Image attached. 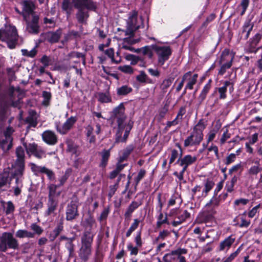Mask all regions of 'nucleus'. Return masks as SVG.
Segmentation results:
<instances>
[{"mask_svg": "<svg viewBox=\"0 0 262 262\" xmlns=\"http://www.w3.org/2000/svg\"><path fill=\"white\" fill-rule=\"evenodd\" d=\"M124 107L123 103H120L114 108L113 122H116L118 125V130L116 135V142H125L127 139L133 125L131 120L126 121L124 114Z\"/></svg>", "mask_w": 262, "mask_h": 262, "instance_id": "nucleus-1", "label": "nucleus"}, {"mask_svg": "<svg viewBox=\"0 0 262 262\" xmlns=\"http://www.w3.org/2000/svg\"><path fill=\"white\" fill-rule=\"evenodd\" d=\"M144 27L143 18L141 16H139L138 12L133 10L128 14V17L126 20V29L125 31L126 35H129L130 37L125 39L124 42L126 41L130 44H135L140 39H133L132 36L134 32L138 29Z\"/></svg>", "mask_w": 262, "mask_h": 262, "instance_id": "nucleus-2", "label": "nucleus"}, {"mask_svg": "<svg viewBox=\"0 0 262 262\" xmlns=\"http://www.w3.org/2000/svg\"><path fill=\"white\" fill-rule=\"evenodd\" d=\"M75 7L78 9L76 14L79 23H84L89 17L88 10L94 11L96 5L92 0H73Z\"/></svg>", "mask_w": 262, "mask_h": 262, "instance_id": "nucleus-3", "label": "nucleus"}, {"mask_svg": "<svg viewBox=\"0 0 262 262\" xmlns=\"http://www.w3.org/2000/svg\"><path fill=\"white\" fill-rule=\"evenodd\" d=\"M94 239L90 232H85L81 237V245L78 251L79 259L82 262H87L92 254V245Z\"/></svg>", "mask_w": 262, "mask_h": 262, "instance_id": "nucleus-4", "label": "nucleus"}, {"mask_svg": "<svg viewBox=\"0 0 262 262\" xmlns=\"http://www.w3.org/2000/svg\"><path fill=\"white\" fill-rule=\"evenodd\" d=\"M205 128L204 123L201 121L193 127L192 132L185 140L184 146L191 147L199 145L203 139V132Z\"/></svg>", "mask_w": 262, "mask_h": 262, "instance_id": "nucleus-5", "label": "nucleus"}, {"mask_svg": "<svg viewBox=\"0 0 262 262\" xmlns=\"http://www.w3.org/2000/svg\"><path fill=\"white\" fill-rule=\"evenodd\" d=\"M17 39V32L15 26L7 25L4 30H0V40L6 41L9 48H15Z\"/></svg>", "mask_w": 262, "mask_h": 262, "instance_id": "nucleus-6", "label": "nucleus"}, {"mask_svg": "<svg viewBox=\"0 0 262 262\" xmlns=\"http://www.w3.org/2000/svg\"><path fill=\"white\" fill-rule=\"evenodd\" d=\"M19 248L18 240L10 232H4L0 236V251L6 252L8 249L17 250Z\"/></svg>", "mask_w": 262, "mask_h": 262, "instance_id": "nucleus-7", "label": "nucleus"}, {"mask_svg": "<svg viewBox=\"0 0 262 262\" xmlns=\"http://www.w3.org/2000/svg\"><path fill=\"white\" fill-rule=\"evenodd\" d=\"M17 159L15 163V168H17L12 178L19 179L21 178L25 168V150L21 146L18 147L16 149Z\"/></svg>", "mask_w": 262, "mask_h": 262, "instance_id": "nucleus-8", "label": "nucleus"}, {"mask_svg": "<svg viewBox=\"0 0 262 262\" xmlns=\"http://www.w3.org/2000/svg\"><path fill=\"white\" fill-rule=\"evenodd\" d=\"M79 199L77 197L73 198L68 204L66 209V219L67 221L73 222L79 216Z\"/></svg>", "mask_w": 262, "mask_h": 262, "instance_id": "nucleus-9", "label": "nucleus"}, {"mask_svg": "<svg viewBox=\"0 0 262 262\" xmlns=\"http://www.w3.org/2000/svg\"><path fill=\"white\" fill-rule=\"evenodd\" d=\"M152 49L158 55V63L160 66L164 64L171 54V50L169 46H152Z\"/></svg>", "mask_w": 262, "mask_h": 262, "instance_id": "nucleus-10", "label": "nucleus"}, {"mask_svg": "<svg viewBox=\"0 0 262 262\" xmlns=\"http://www.w3.org/2000/svg\"><path fill=\"white\" fill-rule=\"evenodd\" d=\"M234 54L231 53L229 50H224L222 52L220 63H224L222 64L221 69L219 72V74L220 75H224L227 69L230 68L232 64L233 59L234 58Z\"/></svg>", "mask_w": 262, "mask_h": 262, "instance_id": "nucleus-11", "label": "nucleus"}, {"mask_svg": "<svg viewBox=\"0 0 262 262\" xmlns=\"http://www.w3.org/2000/svg\"><path fill=\"white\" fill-rule=\"evenodd\" d=\"M187 252V249L185 248H178L172 250L168 253L165 254L163 257V260L164 262H172V261L175 260L177 258L179 259V262L181 261L182 258L186 260L185 257L182 256V255L186 254Z\"/></svg>", "mask_w": 262, "mask_h": 262, "instance_id": "nucleus-12", "label": "nucleus"}, {"mask_svg": "<svg viewBox=\"0 0 262 262\" xmlns=\"http://www.w3.org/2000/svg\"><path fill=\"white\" fill-rule=\"evenodd\" d=\"M27 154L30 156H34L37 159H42L46 157V151L40 147H38L35 143L24 144Z\"/></svg>", "mask_w": 262, "mask_h": 262, "instance_id": "nucleus-13", "label": "nucleus"}, {"mask_svg": "<svg viewBox=\"0 0 262 262\" xmlns=\"http://www.w3.org/2000/svg\"><path fill=\"white\" fill-rule=\"evenodd\" d=\"M23 7L22 11L20 12L17 8L15 10L19 13H21L24 17V19L32 17L33 15H37L35 14L34 10L35 5L34 3L30 1H24L21 3Z\"/></svg>", "mask_w": 262, "mask_h": 262, "instance_id": "nucleus-14", "label": "nucleus"}, {"mask_svg": "<svg viewBox=\"0 0 262 262\" xmlns=\"http://www.w3.org/2000/svg\"><path fill=\"white\" fill-rule=\"evenodd\" d=\"M76 121V117L72 116L68 118L63 124L59 122H56L55 128L60 134H66L72 128Z\"/></svg>", "mask_w": 262, "mask_h": 262, "instance_id": "nucleus-15", "label": "nucleus"}, {"mask_svg": "<svg viewBox=\"0 0 262 262\" xmlns=\"http://www.w3.org/2000/svg\"><path fill=\"white\" fill-rule=\"evenodd\" d=\"M13 132L12 128L9 127L5 132L4 136L0 138V145L4 150H8L12 147Z\"/></svg>", "mask_w": 262, "mask_h": 262, "instance_id": "nucleus-16", "label": "nucleus"}, {"mask_svg": "<svg viewBox=\"0 0 262 262\" xmlns=\"http://www.w3.org/2000/svg\"><path fill=\"white\" fill-rule=\"evenodd\" d=\"M26 23V29L30 33L37 34L39 31L38 15H33L32 17L24 19Z\"/></svg>", "mask_w": 262, "mask_h": 262, "instance_id": "nucleus-17", "label": "nucleus"}, {"mask_svg": "<svg viewBox=\"0 0 262 262\" xmlns=\"http://www.w3.org/2000/svg\"><path fill=\"white\" fill-rule=\"evenodd\" d=\"M196 159L197 158L196 156L187 155L181 158H179L176 163L183 167L181 171V172L183 173L186 170L189 166L195 163Z\"/></svg>", "mask_w": 262, "mask_h": 262, "instance_id": "nucleus-18", "label": "nucleus"}, {"mask_svg": "<svg viewBox=\"0 0 262 262\" xmlns=\"http://www.w3.org/2000/svg\"><path fill=\"white\" fill-rule=\"evenodd\" d=\"M235 241V237L233 234H231L226 237L224 240L222 241L217 247L218 251H228L231 247L232 245Z\"/></svg>", "mask_w": 262, "mask_h": 262, "instance_id": "nucleus-19", "label": "nucleus"}, {"mask_svg": "<svg viewBox=\"0 0 262 262\" xmlns=\"http://www.w3.org/2000/svg\"><path fill=\"white\" fill-rule=\"evenodd\" d=\"M42 140L47 144L54 145L57 142V137L53 131L47 130L41 135Z\"/></svg>", "mask_w": 262, "mask_h": 262, "instance_id": "nucleus-20", "label": "nucleus"}, {"mask_svg": "<svg viewBox=\"0 0 262 262\" xmlns=\"http://www.w3.org/2000/svg\"><path fill=\"white\" fill-rule=\"evenodd\" d=\"M64 219L61 217L57 223L55 228L49 234V238L50 242H54L55 239L60 235V233L63 230Z\"/></svg>", "mask_w": 262, "mask_h": 262, "instance_id": "nucleus-21", "label": "nucleus"}, {"mask_svg": "<svg viewBox=\"0 0 262 262\" xmlns=\"http://www.w3.org/2000/svg\"><path fill=\"white\" fill-rule=\"evenodd\" d=\"M58 205V201L56 197H48L47 209L45 212L47 215H51L55 213Z\"/></svg>", "mask_w": 262, "mask_h": 262, "instance_id": "nucleus-22", "label": "nucleus"}, {"mask_svg": "<svg viewBox=\"0 0 262 262\" xmlns=\"http://www.w3.org/2000/svg\"><path fill=\"white\" fill-rule=\"evenodd\" d=\"M96 224V221L93 215L90 214L88 217L85 218L84 220L83 227H84L85 230L83 234H84L86 232H90L91 235H93V238L94 239L95 233H94L92 232V229L93 226Z\"/></svg>", "mask_w": 262, "mask_h": 262, "instance_id": "nucleus-23", "label": "nucleus"}, {"mask_svg": "<svg viewBox=\"0 0 262 262\" xmlns=\"http://www.w3.org/2000/svg\"><path fill=\"white\" fill-rule=\"evenodd\" d=\"M142 200L137 201H134L129 204L124 213V218L125 220L129 221L133 212L142 204Z\"/></svg>", "mask_w": 262, "mask_h": 262, "instance_id": "nucleus-24", "label": "nucleus"}, {"mask_svg": "<svg viewBox=\"0 0 262 262\" xmlns=\"http://www.w3.org/2000/svg\"><path fill=\"white\" fill-rule=\"evenodd\" d=\"M180 148V152L176 149L170 148L168 149L169 154L168 157L169 158V165L173 163L177 159L180 158L182 155V150L179 144L177 145Z\"/></svg>", "mask_w": 262, "mask_h": 262, "instance_id": "nucleus-25", "label": "nucleus"}, {"mask_svg": "<svg viewBox=\"0 0 262 262\" xmlns=\"http://www.w3.org/2000/svg\"><path fill=\"white\" fill-rule=\"evenodd\" d=\"M17 171V168L14 167V170H12L10 172V169L9 168H6L4 170V171L0 174V180H12L14 179L12 178L13 175L15 171ZM15 180H18L19 179H15Z\"/></svg>", "mask_w": 262, "mask_h": 262, "instance_id": "nucleus-26", "label": "nucleus"}, {"mask_svg": "<svg viewBox=\"0 0 262 262\" xmlns=\"http://www.w3.org/2000/svg\"><path fill=\"white\" fill-rule=\"evenodd\" d=\"M199 220L201 223H211L214 219V215L203 211L199 214Z\"/></svg>", "mask_w": 262, "mask_h": 262, "instance_id": "nucleus-27", "label": "nucleus"}, {"mask_svg": "<svg viewBox=\"0 0 262 262\" xmlns=\"http://www.w3.org/2000/svg\"><path fill=\"white\" fill-rule=\"evenodd\" d=\"M61 35V30L58 29L55 32H49L47 34V37L48 40L50 42H57Z\"/></svg>", "mask_w": 262, "mask_h": 262, "instance_id": "nucleus-28", "label": "nucleus"}, {"mask_svg": "<svg viewBox=\"0 0 262 262\" xmlns=\"http://www.w3.org/2000/svg\"><path fill=\"white\" fill-rule=\"evenodd\" d=\"M198 77V75L197 74H194L192 76V72H190V74L189 77H187V83L185 88V92L187 89L192 90L193 88V85L196 83L197 81V79Z\"/></svg>", "mask_w": 262, "mask_h": 262, "instance_id": "nucleus-29", "label": "nucleus"}, {"mask_svg": "<svg viewBox=\"0 0 262 262\" xmlns=\"http://www.w3.org/2000/svg\"><path fill=\"white\" fill-rule=\"evenodd\" d=\"M15 236L16 237L19 238H23L25 237L34 238V233L27 230L19 229L16 231Z\"/></svg>", "mask_w": 262, "mask_h": 262, "instance_id": "nucleus-30", "label": "nucleus"}, {"mask_svg": "<svg viewBox=\"0 0 262 262\" xmlns=\"http://www.w3.org/2000/svg\"><path fill=\"white\" fill-rule=\"evenodd\" d=\"M231 82L229 81H226L224 82V85L218 88V92L220 94L219 98L221 99H225L226 97V92L227 88L230 85Z\"/></svg>", "mask_w": 262, "mask_h": 262, "instance_id": "nucleus-31", "label": "nucleus"}, {"mask_svg": "<svg viewBox=\"0 0 262 262\" xmlns=\"http://www.w3.org/2000/svg\"><path fill=\"white\" fill-rule=\"evenodd\" d=\"M104 54L111 58L112 63L117 64L120 62L121 58L120 57H118V59L114 58V50L113 48H109L105 50Z\"/></svg>", "mask_w": 262, "mask_h": 262, "instance_id": "nucleus-32", "label": "nucleus"}, {"mask_svg": "<svg viewBox=\"0 0 262 262\" xmlns=\"http://www.w3.org/2000/svg\"><path fill=\"white\" fill-rule=\"evenodd\" d=\"M134 52L136 53L141 52L143 55L147 56L149 58H151L152 56V51L148 46H145L142 48H138L135 50Z\"/></svg>", "mask_w": 262, "mask_h": 262, "instance_id": "nucleus-33", "label": "nucleus"}, {"mask_svg": "<svg viewBox=\"0 0 262 262\" xmlns=\"http://www.w3.org/2000/svg\"><path fill=\"white\" fill-rule=\"evenodd\" d=\"M102 160L100 166L102 167H105L107 163L109 157L110 156V149L104 150L102 152Z\"/></svg>", "mask_w": 262, "mask_h": 262, "instance_id": "nucleus-34", "label": "nucleus"}, {"mask_svg": "<svg viewBox=\"0 0 262 262\" xmlns=\"http://www.w3.org/2000/svg\"><path fill=\"white\" fill-rule=\"evenodd\" d=\"M242 249V245H241L234 252L231 253L223 262H232L239 254Z\"/></svg>", "mask_w": 262, "mask_h": 262, "instance_id": "nucleus-35", "label": "nucleus"}, {"mask_svg": "<svg viewBox=\"0 0 262 262\" xmlns=\"http://www.w3.org/2000/svg\"><path fill=\"white\" fill-rule=\"evenodd\" d=\"M65 181H60L59 185L52 184L49 186V193L48 197H55V195L57 188L60 186L63 185Z\"/></svg>", "mask_w": 262, "mask_h": 262, "instance_id": "nucleus-36", "label": "nucleus"}, {"mask_svg": "<svg viewBox=\"0 0 262 262\" xmlns=\"http://www.w3.org/2000/svg\"><path fill=\"white\" fill-rule=\"evenodd\" d=\"M29 166L31 169L32 171L35 174L38 175L40 173H41L43 171V168H44L45 166H40L36 165L34 163H30L29 164Z\"/></svg>", "mask_w": 262, "mask_h": 262, "instance_id": "nucleus-37", "label": "nucleus"}, {"mask_svg": "<svg viewBox=\"0 0 262 262\" xmlns=\"http://www.w3.org/2000/svg\"><path fill=\"white\" fill-rule=\"evenodd\" d=\"M104 254L98 248L95 250L94 256V262H103Z\"/></svg>", "mask_w": 262, "mask_h": 262, "instance_id": "nucleus-38", "label": "nucleus"}, {"mask_svg": "<svg viewBox=\"0 0 262 262\" xmlns=\"http://www.w3.org/2000/svg\"><path fill=\"white\" fill-rule=\"evenodd\" d=\"M132 91V88L127 85H123L117 89V94L118 95H126L131 92Z\"/></svg>", "mask_w": 262, "mask_h": 262, "instance_id": "nucleus-39", "label": "nucleus"}, {"mask_svg": "<svg viewBox=\"0 0 262 262\" xmlns=\"http://www.w3.org/2000/svg\"><path fill=\"white\" fill-rule=\"evenodd\" d=\"M98 100L102 103H108L111 101V97L108 93H99Z\"/></svg>", "mask_w": 262, "mask_h": 262, "instance_id": "nucleus-40", "label": "nucleus"}, {"mask_svg": "<svg viewBox=\"0 0 262 262\" xmlns=\"http://www.w3.org/2000/svg\"><path fill=\"white\" fill-rule=\"evenodd\" d=\"M174 78L172 77H169L164 79L162 83L161 84L160 88L161 89L165 91L172 84Z\"/></svg>", "mask_w": 262, "mask_h": 262, "instance_id": "nucleus-41", "label": "nucleus"}, {"mask_svg": "<svg viewBox=\"0 0 262 262\" xmlns=\"http://www.w3.org/2000/svg\"><path fill=\"white\" fill-rule=\"evenodd\" d=\"M126 59L130 61V64L132 65H136L139 61L142 60V59L139 56L132 54L127 55L126 56Z\"/></svg>", "mask_w": 262, "mask_h": 262, "instance_id": "nucleus-42", "label": "nucleus"}, {"mask_svg": "<svg viewBox=\"0 0 262 262\" xmlns=\"http://www.w3.org/2000/svg\"><path fill=\"white\" fill-rule=\"evenodd\" d=\"M30 228L34 231V235L35 234L40 235L43 231V229L36 223H33L31 225Z\"/></svg>", "mask_w": 262, "mask_h": 262, "instance_id": "nucleus-43", "label": "nucleus"}, {"mask_svg": "<svg viewBox=\"0 0 262 262\" xmlns=\"http://www.w3.org/2000/svg\"><path fill=\"white\" fill-rule=\"evenodd\" d=\"M203 211H205L207 212V213L211 214L214 215L216 213L215 207L213 205H212L211 204H210L209 202L206 204V205H205V207L204 208Z\"/></svg>", "mask_w": 262, "mask_h": 262, "instance_id": "nucleus-44", "label": "nucleus"}, {"mask_svg": "<svg viewBox=\"0 0 262 262\" xmlns=\"http://www.w3.org/2000/svg\"><path fill=\"white\" fill-rule=\"evenodd\" d=\"M136 79L140 83H145L148 80V77L144 71H141L136 76Z\"/></svg>", "mask_w": 262, "mask_h": 262, "instance_id": "nucleus-45", "label": "nucleus"}, {"mask_svg": "<svg viewBox=\"0 0 262 262\" xmlns=\"http://www.w3.org/2000/svg\"><path fill=\"white\" fill-rule=\"evenodd\" d=\"M118 69L125 73V74H131L134 73V69L130 66L125 65V66H121L118 68Z\"/></svg>", "mask_w": 262, "mask_h": 262, "instance_id": "nucleus-46", "label": "nucleus"}, {"mask_svg": "<svg viewBox=\"0 0 262 262\" xmlns=\"http://www.w3.org/2000/svg\"><path fill=\"white\" fill-rule=\"evenodd\" d=\"M190 214L187 210H184L181 214H179L176 217V219H178L183 223L187 219L190 218Z\"/></svg>", "mask_w": 262, "mask_h": 262, "instance_id": "nucleus-47", "label": "nucleus"}, {"mask_svg": "<svg viewBox=\"0 0 262 262\" xmlns=\"http://www.w3.org/2000/svg\"><path fill=\"white\" fill-rule=\"evenodd\" d=\"M253 27V25L251 24L250 22L248 21L245 23L243 26V32H247L246 35V38H248L249 37L250 32L252 31Z\"/></svg>", "mask_w": 262, "mask_h": 262, "instance_id": "nucleus-48", "label": "nucleus"}, {"mask_svg": "<svg viewBox=\"0 0 262 262\" xmlns=\"http://www.w3.org/2000/svg\"><path fill=\"white\" fill-rule=\"evenodd\" d=\"M62 9L70 14L72 9V5L71 4V0H63L62 3Z\"/></svg>", "mask_w": 262, "mask_h": 262, "instance_id": "nucleus-49", "label": "nucleus"}, {"mask_svg": "<svg viewBox=\"0 0 262 262\" xmlns=\"http://www.w3.org/2000/svg\"><path fill=\"white\" fill-rule=\"evenodd\" d=\"M245 214V212L242 215L241 217V223L238 224V226L240 228H247L249 226L251 223V221L250 220H247L245 217L244 216Z\"/></svg>", "mask_w": 262, "mask_h": 262, "instance_id": "nucleus-50", "label": "nucleus"}, {"mask_svg": "<svg viewBox=\"0 0 262 262\" xmlns=\"http://www.w3.org/2000/svg\"><path fill=\"white\" fill-rule=\"evenodd\" d=\"M190 71L186 73L183 76L182 81L178 84V85L177 86V87L176 88V91L177 92H179L182 89V88L183 86L184 82L187 79V77H189V76H190Z\"/></svg>", "mask_w": 262, "mask_h": 262, "instance_id": "nucleus-51", "label": "nucleus"}, {"mask_svg": "<svg viewBox=\"0 0 262 262\" xmlns=\"http://www.w3.org/2000/svg\"><path fill=\"white\" fill-rule=\"evenodd\" d=\"M138 248H139V247H137V246L133 247L131 243L129 244L127 246V249L130 251V255H137L139 252Z\"/></svg>", "mask_w": 262, "mask_h": 262, "instance_id": "nucleus-52", "label": "nucleus"}, {"mask_svg": "<svg viewBox=\"0 0 262 262\" xmlns=\"http://www.w3.org/2000/svg\"><path fill=\"white\" fill-rule=\"evenodd\" d=\"M15 210L14 205L12 201H8L7 203V208L5 210V213L7 215L12 213Z\"/></svg>", "mask_w": 262, "mask_h": 262, "instance_id": "nucleus-53", "label": "nucleus"}, {"mask_svg": "<svg viewBox=\"0 0 262 262\" xmlns=\"http://www.w3.org/2000/svg\"><path fill=\"white\" fill-rule=\"evenodd\" d=\"M170 234V232L167 230H163L162 231H160L159 234L157 237L156 238V241H159V240H164L166 237L168 236Z\"/></svg>", "mask_w": 262, "mask_h": 262, "instance_id": "nucleus-54", "label": "nucleus"}, {"mask_svg": "<svg viewBox=\"0 0 262 262\" xmlns=\"http://www.w3.org/2000/svg\"><path fill=\"white\" fill-rule=\"evenodd\" d=\"M41 173L46 174L47 176L48 179L49 180H53L55 179V174L53 171L46 167H44V168H43V171Z\"/></svg>", "mask_w": 262, "mask_h": 262, "instance_id": "nucleus-55", "label": "nucleus"}, {"mask_svg": "<svg viewBox=\"0 0 262 262\" xmlns=\"http://www.w3.org/2000/svg\"><path fill=\"white\" fill-rule=\"evenodd\" d=\"M256 165L252 166L249 170V173L251 174H257L260 170L259 162H256Z\"/></svg>", "mask_w": 262, "mask_h": 262, "instance_id": "nucleus-56", "label": "nucleus"}, {"mask_svg": "<svg viewBox=\"0 0 262 262\" xmlns=\"http://www.w3.org/2000/svg\"><path fill=\"white\" fill-rule=\"evenodd\" d=\"M118 181L115 184L113 185L110 186V191L108 193V196L109 199H111L112 196L114 195L115 192L116 191L118 187Z\"/></svg>", "mask_w": 262, "mask_h": 262, "instance_id": "nucleus-57", "label": "nucleus"}, {"mask_svg": "<svg viewBox=\"0 0 262 262\" xmlns=\"http://www.w3.org/2000/svg\"><path fill=\"white\" fill-rule=\"evenodd\" d=\"M214 185V183L213 181H206L203 192H205L207 194L212 189Z\"/></svg>", "mask_w": 262, "mask_h": 262, "instance_id": "nucleus-58", "label": "nucleus"}, {"mask_svg": "<svg viewBox=\"0 0 262 262\" xmlns=\"http://www.w3.org/2000/svg\"><path fill=\"white\" fill-rule=\"evenodd\" d=\"M217 132V130L216 129H212L211 130L208 134L207 136V142L208 143L211 142L214 140L216 134Z\"/></svg>", "mask_w": 262, "mask_h": 262, "instance_id": "nucleus-59", "label": "nucleus"}, {"mask_svg": "<svg viewBox=\"0 0 262 262\" xmlns=\"http://www.w3.org/2000/svg\"><path fill=\"white\" fill-rule=\"evenodd\" d=\"M135 242L137 247H141L143 245V242L141 238V231H140L137 233L136 236L135 238Z\"/></svg>", "mask_w": 262, "mask_h": 262, "instance_id": "nucleus-60", "label": "nucleus"}, {"mask_svg": "<svg viewBox=\"0 0 262 262\" xmlns=\"http://www.w3.org/2000/svg\"><path fill=\"white\" fill-rule=\"evenodd\" d=\"M42 97L44 99L43 104L44 105H48L51 97V94L50 92L47 91H43L42 92Z\"/></svg>", "mask_w": 262, "mask_h": 262, "instance_id": "nucleus-61", "label": "nucleus"}, {"mask_svg": "<svg viewBox=\"0 0 262 262\" xmlns=\"http://www.w3.org/2000/svg\"><path fill=\"white\" fill-rule=\"evenodd\" d=\"M75 240V237H71L68 241L66 243V248L68 250H70L71 251L73 250H75V245L73 244V241Z\"/></svg>", "mask_w": 262, "mask_h": 262, "instance_id": "nucleus-62", "label": "nucleus"}, {"mask_svg": "<svg viewBox=\"0 0 262 262\" xmlns=\"http://www.w3.org/2000/svg\"><path fill=\"white\" fill-rule=\"evenodd\" d=\"M221 199L220 196H217V195H214L212 198V199L209 201L210 204H211L214 207H217L219 205L220 202H221Z\"/></svg>", "mask_w": 262, "mask_h": 262, "instance_id": "nucleus-63", "label": "nucleus"}, {"mask_svg": "<svg viewBox=\"0 0 262 262\" xmlns=\"http://www.w3.org/2000/svg\"><path fill=\"white\" fill-rule=\"evenodd\" d=\"M235 182V181H227L225 187V190H226L227 192H231L233 190Z\"/></svg>", "mask_w": 262, "mask_h": 262, "instance_id": "nucleus-64", "label": "nucleus"}]
</instances>
